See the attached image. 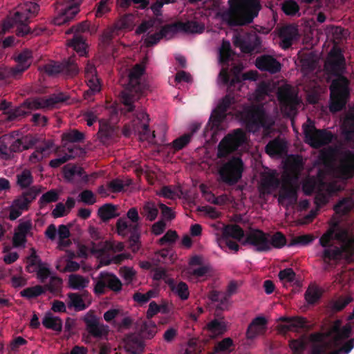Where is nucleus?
I'll return each instance as SVG.
<instances>
[{
  "label": "nucleus",
  "mask_w": 354,
  "mask_h": 354,
  "mask_svg": "<svg viewBox=\"0 0 354 354\" xmlns=\"http://www.w3.org/2000/svg\"><path fill=\"white\" fill-rule=\"evenodd\" d=\"M42 324L48 329L55 332H61L62 330V321L58 317H54L51 313H46L42 319Z\"/></svg>",
  "instance_id": "nucleus-34"
},
{
  "label": "nucleus",
  "mask_w": 354,
  "mask_h": 354,
  "mask_svg": "<svg viewBox=\"0 0 354 354\" xmlns=\"http://www.w3.org/2000/svg\"><path fill=\"white\" fill-rule=\"evenodd\" d=\"M342 135L346 143L354 141V113H348L344 118L342 126Z\"/></svg>",
  "instance_id": "nucleus-28"
},
{
  "label": "nucleus",
  "mask_w": 354,
  "mask_h": 354,
  "mask_svg": "<svg viewBox=\"0 0 354 354\" xmlns=\"http://www.w3.org/2000/svg\"><path fill=\"white\" fill-rule=\"evenodd\" d=\"M145 71V68L143 65L136 64L129 73L127 86L121 92L122 102L127 106L128 112H132L134 110L133 102L139 99L145 92V85L140 82Z\"/></svg>",
  "instance_id": "nucleus-6"
},
{
  "label": "nucleus",
  "mask_w": 354,
  "mask_h": 354,
  "mask_svg": "<svg viewBox=\"0 0 354 354\" xmlns=\"http://www.w3.org/2000/svg\"><path fill=\"white\" fill-rule=\"evenodd\" d=\"M39 10V6L35 3H26L17 10L12 15H10L3 21L2 30L8 32L11 28L16 27L15 33L18 37H25L28 35H37L38 32L31 30L28 26L30 19L35 17Z\"/></svg>",
  "instance_id": "nucleus-5"
},
{
  "label": "nucleus",
  "mask_w": 354,
  "mask_h": 354,
  "mask_svg": "<svg viewBox=\"0 0 354 354\" xmlns=\"http://www.w3.org/2000/svg\"><path fill=\"white\" fill-rule=\"evenodd\" d=\"M117 207L111 203H106L98 209V216L104 222H107L110 219L118 216L116 213Z\"/></svg>",
  "instance_id": "nucleus-36"
},
{
  "label": "nucleus",
  "mask_w": 354,
  "mask_h": 354,
  "mask_svg": "<svg viewBox=\"0 0 354 354\" xmlns=\"http://www.w3.org/2000/svg\"><path fill=\"white\" fill-rule=\"evenodd\" d=\"M278 99L281 104L284 106L289 108L291 111L295 110L299 103L297 97L288 91L279 93Z\"/></svg>",
  "instance_id": "nucleus-41"
},
{
  "label": "nucleus",
  "mask_w": 354,
  "mask_h": 354,
  "mask_svg": "<svg viewBox=\"0 0 354 354\" xmlns=\"http://www.w3.org/2000/svg\"><path fill=\"white\" fill-rule=\"evenodd\" d=\"M282 10L288 16H295L299 11V6L294 0H285L282 3Z\"/></svg>",
  "instance_id": "nucleus-56"
},
{
  "label": "nucleus",
  "mask_w": 354,
  "mask_h": 354,
  "mask_svg": "<svg viewBox=\"0 0 354 354\" xmlns=\"http://www.w3.org/2000/svg\"><path fill=\"white\" fill-rule=\"evenodd\" d=\"M44 292V290L43 287L37 285L24 289L22 291H21L20 295L23 297L30 299L37 297L38 296L42 295Z\"/></svg>",
  "instance_id": "nucleus-54"
},
{
  "label": "nucleus",
  "mask_w": 354,
  "mask_h": 354,
  "mask_svg": "<svg viewBox=\"0 0 354 354\" xmlns=\"http://www.w3.org/2000/svg\"><path fill=\"white\" fill-rule=\"evenodd\" d=\"M87 332L93 337L101 338L108 333V327L100 323L99 319L93 313H88L84 318Z\"/></svg>",
  "instance_id": "nucleus-19"
},
{
  "label": "nucleus",
  "mask_w": 354,
  "mask_h": 354,
  "mask_svg": "<svg viewBox=\"0 0 354 354\" xmlns=\"http://www.w3.org/2000/svg\"><path fill=\"white\" fill-rule=\"evenodd\" d=\"M85 139V135L84 133L78 131L77 129H73L70 131L65 132L62 136V140L64 145L66 143H79L82 142Z\"/></svg>",
  "instance_id": "nucleus-38"
},
{
  "label": "nucleus",
  "mask_w": 354,
  "mask_h": 354,
  "mask_svg": "<svg viewBox=\"0 0 354 354\" xmlns=\"http://www.w3.org/2000/svg\"><path fill=\"white\" fill-rule=\"evenodd\" d=\"M208 297L213 302L220 301V304H218L216 307V311L223 310L225 308H227V299L225 297L221 298V294L219 292L216 290H212L211 292H209Z\"/></svg>",
  "instance_id": "nucleus-59"
},
{
  "label": "nucleus",
  "mask_w": 354,
  "mask_h": 354,
  "mask_svg": "<svg viewBox=\"0 0 354 354\" xmlns=\"http://www.w3.org/2000/svg\"><path fill=\"white\" fill-rule=\"evenodd\" d=\"M140 124L136 127V130L138 131L140 139L152 141L156 136L154 131L151 132L149 129V116L144 111H140L136 115Z\"/></svg>",
  "instance_id": "nucleus-25"
},
{
  "label": "nucleus",
  "mask_w": 354,
  "mask_h": 354,
  "mask_svg": "<svg viewBox=\"0 0 354 354\" xmlns=\"http://www.w3.org/2000/svg\"><path fill=\"white\" fill-rule=\"evenodd\" d=\"M353 301L351 296H340L335 299H332L329 302V306L334 312H339L342 310L349 303Z\"/></svg>",
  "instance_id": "nucleus-47"
},
{
  "label": "nucleus",
  "mask_w": 354,
  "mask_h": 354,
  "mask_svg": "<svg viewBox=\"0 0 354 354\" xmlns=\"http://www.w3.org/2000/svg\"><path fill=\"white\" fill-rule=\"evenodd\" d=\"M89 280L80 274H71L68 278V285L74 290H80L86 288Z\"/></svg>",
  "instance_id": "nucleus-44"
},
{
  "label": "nucleus",
  "mask_w": 354,
  "mask_h": 354,
  "mask_svg": "<svg viewBox=\"0 0 354 354\" xmlns=\"http://www.w3.org/2000/svg\"><path fill=\"white\" fill-rule=\"evenodd\" d=\"M68 4L60 8L53 22L56 26H62L71 21L79 12L80 5L82 0H68Z\"/></svg>",
  "instance_id": "nucleus-16"
},
{
  "label": "nucleus",
  "mask_w": 354,
  "mask_h": 354,
  "mask_svg": "<svg viewBox=\"0 0 354 354\" xmlns=\"http://www.w3.org/2000/svg\"><path fill=\"white\" fill-rule=\"evenodd\" d=\"M298 194L296 187L291 184H283L279 193L278 202L283 207L288 208L297 203Z\"/></svg>",
  "instance_id": "nucleus-20"
},
{
  "label": "nucleus",
  "mask_w": 354,
  "mask_h": 354,
  "mask_svg": "<svg viewBox=\"0 0 354 354\" xmlns=\"http://www.w3.org/2000/svg\"><path fill=\"white\" fill-rule=\"evenodd\" d=\"M69 46L73 47V49L82 56L85 53L86 44L82 37L75 36L73 39L69 42Z\"/></svg>",
  "instance_id": "nucleus-60"
},
{
  "label": "nucleus",
  "mask_w": 354,
  "mask_h": 354,
  "mask_svg": "<svg viewBox=\"0 0 354 354\" xmlns=\"http://www.w3.org/2000/svg\"><path fill=\"white\" fill-rule=\"evenodd\" d=\"M305 299L310 305H313L321 298L322 294L316 287H309L305 292Z\"/></svg>",
  "instance_id": "nucleus-55"
},
{
  "label": "nucleus",
  "mask_w": 354,
  "mask_h": 354,
  "mask_svg": "<svg viewBox=\"0 0 354 354\" xmlns=\"http://www.w3.org/2000/svg\"><path fill=\"white\" fill-rule=\"evenodd\" d=\"M116 230L119 235L129 236L130 248L133 252H137L140 248V229L138 224H129L120 218L116 223Z\"/></svg>",
  "instance_id": "nucleus-9"
},
{
  "label": "nucleus",
  "mask_w": 354,
  "mask_h": 354,
  "mask_svg": "<svg viewBox=\"0 0 354 354\" xmlns=\"http://www.w3.org/2000/svg\"><path fill=\"white\" fill-rule=\"evenodd\" d=\"M68 99V95L63 93L53 94L48 98H35L34 100H26L24 102L27 111L30 113L32 110L53 107L58 103L64 102Z\"/></svg>",
  "instance_id": "nucleus-14"
},
{
  "label": "nucleus",
  "mask_w": 354,
  "mask_h": 354,
  "mask_svg": "<svg viewBox=\"0 0 354 354\" xmlns=\"http://www.w3.org/2000/svg\"><path fill=\"white\" fill-rule=\"evenodd\" d=\"M218 246L224 251H226V248L233 250L235 252H238L239 250V245L236 241L223 235L218 239Z\"/></svg>",
  "instance_id": "nucleus-53"
},
{
  "label": "nucleus",
  "mask_w": 354,
  "mask_h": 354,
  "mask_svg": "<svg viewBox=\"0 0 354 354\" xmlns=\"http://www.w3.org/2000/svg\"><path fill=\"white\" fill-rule=\"evenodd\" d=\"M222 235L228 238H232L241 243L246 234H245V232L241 227L237 224H232L226 225L224 227Z\"/></svg>",
  "instance_id": "nucleus-33"
},
{
  "label": "nucleus",
  "mask_w": 354,
  "mask_h": 354,
  "mask_svg": "<svg viewBox=\"0 0 354 354\" xmlns=\"http://www.w3.org/2000/svg\"><path fill=\"white\" fill-rule=\"evenodd\" d=\"M301 71L305 73L313 72L317 66V62L315 55L310 53L301 59Z\"/></svg>",
  "instance_id": "nucleus-43"
},
{
  "label": "nucleus",
  "mask_w": 354,
  "mask_h": 354,
  "mask_svg": "<svg viewBox=\"0 0 354 354\" xmlns=\"http://www.w3.org/2000/svg\"><path fill=\"white\" fill-rule=\"evenodd\" d=\"M229 4L222 19L230 27L251 24L261 8L259 0H229Z\"/></svg>",
  "instance_id": "nucleus-4"
},
{
  "label": "nucleus",
  "mask_w": 354,
  "mask_h": 354,
  "mask_svg": "<svg viewBox=\"0 0 354 354\" xmlns=\"http://www.w3.org/2000/svg\"><path fill=\"white\" fill-rule=\"evenodd\" d=\"M17 65L11 67L12 72L19 78L32 64V55L30 50L25 49L19 53L15 58Z\"/></svg>",
  "instance_id": "nucleus-23"
},
{
  "label": "nucleus",
  "mask_w": 354,
  "mask_h": 354,
  "mask_svg": "<svg viewBox=\"0 0 354 354\" xmlns=\"http://www.w3.org/2000/svg\"><path fill=\"white\" fill-rule=\"evenodd\" d=\"M337 175L342 180L354 177V151L345 150L340 154L339 164L336 169Z\"/></svg>",
  "instance_id": "nucleus-15"
},
{
  "label": "nucleus",
  "mask_w": 354,
  "mask_h": 354,
  "mask_svg": "<svg viewBox=\"0 0 354 354\" xmlns=\"http://www.w3.org/2000/svg\"><path fill=\"white\" fill-rule=\"evenodd\" d=\"M45 72L49 75H54L62 73L68 76L73 77L78 74L79 68L76 63L75 55L71 56L64 60L61 64H49L44 67Z\"/></svg>",
  "instance_id": "nucleus-13"
},
{
  "label": "nucleus",
  "mask_w": 354,
  "mask_h": 354,
  "mask_svg": "<svg viewBox=\"0 0 354 354\" xmlns=\"http://www.w3.org/2000/svg\"><path fill=\"white\" fill-rule=\"evenodd\" d=\"M265 150L270 156H281L286 152V142L279 138L273 139L266 145Z\"/></svg>",
  "instance_id": "nucleus-29"
},
{
  "label": "nucleus",
  "mask_w": 354,
  "mask_h": 354,
  "mask_svg": "<svg viewBox=\"0 0 354 354\" xmlns=\"http://www.w3.org/2000/svg\"><path fill=\"white\" fill-rule=\"evenodd\" d=\"M298 36L297 26L294 24L286 25L281 27L279 32V37L281 39V46L284 49L289 48Z\"/></svg>",
  "instance_id": "nucleus-26"
},
{
  "label": "nucleus",
  "mask_w": 354,
  "mask_h": 354,
  "mask_svg": "<svg viewBox=\"0 0 354 354\" xmlns=\"http://www.w3.org/2000/svg\"><path fill=\"white\" fill-rule=\"evenodd\" d=\"M245 140L244 131L241 129H237L232 133L225 136L219 142L217 157L220 160L216 163L218 182L234 185L241 178L244 170L242 159L238 156H227L237 150Z\"/></svg>",
  "instance_id": "nucleus-2"
},
{
  "label": "nucleus",
  "mask_w": 354,
  "mask_h": 354,
  "mask_svg": "<svg viewBox=\"0 0 354 354\" xmlns=\"http://www.w3.org/2000/svg\"><path fill=\"white\" fill-rule=\"evenodd\" d=\"M241 245L253 246L254 250L257 252L270 251V234L259 229H250L242 241Z\"/></svg>",
  "instance_id": "nucleus-10"
},
{
  "label": "nucleus",
  "mask_w": 354,
  "mask_h": 354,
  "mask_svg": "<svg viewBox=\"0 0 354 354\" xmlns=\"http://www.w3.org/2000/svg\"><path fill=\"white\" fill-rule=\"evenodd\" d=\"M279 185V180L274 173H268L262 176L259 191L263 194H270Z\"/></svg>",
  "instance_id": "nucleus-27"
},
{
  "label": "nucleus",
  "mask_w": 354,
  "mask_h": 354,
  "mask_svg": "<svg viewBox=\"0 0 354 354\" xmlns=\"http://www.w3.org/2000/svg\"><path fill=\"white\" fill-rule=\"evenodd\" d=\"M167 283L171 290L181 300H187L189 298V288L185 282L180 281L176 284L173 279H169Z\"/></svg>",
  "instance_id": "nucleus-32"
},
{
  "label": "nucleus",
  "mask_w": 354,
  "mask_h": 354,
  "mask_svg": "<svg viewBox=\"0 0 354 354\" xmlns=\"http://www.w3.org/2000/svg\"><path fill=\"white\" fill-rule=\"evenodd\" d=\"M344 57L339 51H331L325 63L326 71L337 76L330 85L329 110L331 113H337L346 107L350 98V82L345 76L341 75Z\"/></svg>",
  "instance_id": "nucleus-3"
},
{
  "label": "nucleus",
  "mask_w": 354,
  "mask_h": 354,
  "mask_svg": "<svg viewBox=\"0 0 354 354\" xmlns=\"http://www.w3.org/2000/svg\"><path fill=\"white\" fill-rule=\"evenodd\" d=\"M169 27L173 28V34L177 33L178 32L192 34H201L205 30L204 24L196 21H187L186 22L177 21L171 24Z\"/></svg>",
  "instance_id": "nucleus-24"
},
{
  "label": "nucleus",
  "mask_w": 354,
  "mask_h": 354,
  "mask_svg": "<svg viewBox=\"0 0 354 354\" xmlns=\"http://www.w3.org/2000/svg\"><path fill=\"white\" fill-rule=\"evenodd\" d=\"M261 38L254 32L236 35L234 38V44L244 53H252L261 46Z\"/></svg>",
  "instance_id": "nucleus-17"
},
{
  "label": "nucleus",
  "mask_w": 354,
  "mask_h": 354,
  "mask_svg": "<svg viewBox=\"0 0 354 354\" xmlns=\"http://www.w3.org/2000/svg\"><path fill=\"white\" fill-rule=\"evenodd\" d=\"M140 330L142 336L149 339H152L158 331L156 323L151 320L143 322Z\"/></svg>",
  "instance_id": "nucleus-49"
},
{
  "label": "nucleus",
  "mask_w": 354,
  "mask_h": 354,
  "mask_svg": "<svg viewBox=\"0 0 354 354\" xmlns=\"http://www.w3.org/2000/svg\"><path fill=\"white\" fill-rule=\"evenodd\" d=\"M278 277L281 281L292 283L295 280L296 274L290 268H285L279 271Z\"/></svg>",
  "instance_id": "nucleus-64"
},
{
  "label": "nucleus",
  "mask_w": 354,
  "mask_h": 354,
  "mask_svg": "<svg viewBox=\"0 0 354 354\" xmlns=\"http://www.w3.org/2000/svg\"><path fill=\"white\" fill-rule=\"evenodd\" d=\"M59 199V192L56 189H50L44 193L39 200V207L41 209L48 203L56 202Z\"/></svg>",
  "instance_id": "nucleus-51"
},
{
  "label": "nucleus",
  "mask_w": 354,
  "mask_h": 354,
  "mask_svg": "<svg viewBox=\"0 0 354 354\" xmlns=\"http://www.w3.org/2000/svg\"><path fill=\"white\" fill-rule=\"evenodd\" d=\"M169 26L170 24L165 25L162 27L159 32L153 34H147L144 41L146 46H153V45L157 44L161 39L167 37L169 34H173V28Z\"/></svg>",
  "instance_id": "nucleus-30"
},
{
  "label": "nucleus",
  "mask_w": 354,
  "mask_h": 354,
  "mask_svg": "<svg viewBox=\"0 0 354 354\" xmlns=\"http://www.w3.org/2000/svg\"><path fill=\"white\" fill-rule=\"evenodd\" d=\"M353 207V205L350 198H344L340 200L335 206L334 210L337 214L343 216L348 214Z\"/></svg>",
  "instance_id": "nucleus-52"
},
{
  "label": "nucleus",
  "mask_w": 354,
  "mask_h": 354,
  "mask_svg": "<svg viewBox=\"0 0 354 354\" xmlns=\"http://www.w3.org/2000/svg\"><path fill=\"white\" fill-rule=\"evenodd\" d=\"M69 299L68 306L73 307L76 311L84 310L87 308L82 297L78 293L70 292L68 294Z\"/></svg>",
  "instance_id": "nucleus-48"
},
{
  "label": "nucleus",
  "mask_w": 354,
  "mask_h": 354,
  "mask_svg": "<svg viewBox=\"0 0 354 354\" xmlns=\"http://www.w3.org/2000/svg\"><path fill=\"white\" fill-rule=\"evenodd\" d=\"M79 201L88 205H93L96 202L95 196L91 190L85 189L80 193Z\"/></svg>",
  "instance_id": "nucleus-63"
},
{
  "label": "nucleus",
  "mask_w": 354,
  "mask_h": 354,
  "mask_svg": "<svg viewBox=\"0 0 354 354\" xmlns=\"http://www.w3.org/2000/svg\"><path fill=\"white\" fill-rule=\"evenodd\" d=\"M207 327L208 330L214 335H221L227 330V324L223 318L214 319L207 324Z\"/></svg>",
  "instance_id": "nucleus-37"
},
{
  "label": "nucleus",
  "mask_w": 354,
  "mask_h": 354,
  "mask_svg": "<svg viewBox=\"0 0 354 354\" xmlns=\"http://www.w3.org/2000/svg\"><path fill=\"white\" fill-rule=\"evenodd\" d=\"M31 254L26 258L27 266L26 270L28 273L35 272L36 268L41 266L43 263L40 257L37 254L35 248L30 249Z\"/></svg>",
  "instance_id": "nucleus-42"
},
{
  "label": "nucleus",
  "mask_w": 354,
  "mask_h": 354,
  "mask_svg": "<svg viewBox=\"0 0 354 354\" xmlns=\"http://www.w3.org/2000/svg\"><path fill=\"white\" fill-rule=\"evenodd\" d=\"M158 207L161 212V216L164 221H172L176 217V213L171 207H168L162 202L158 203Z\"/></svg>",
  "instance_id": "nucleus-62"
},
{
  "label": "nucleus",
  "mask_w": 354,
  "mask_h": 354,
  "mask_svg": "<svg viewBox=\"0 0 354 354\" xmlns=\"http://www.w3.org/2000/svg\"><path fill=\"white\" fill-rule=\"evenodd\" d=\"M322 250L317 253L325 264L330 266L344 259L351 261L354 259V235L338 222L330 223L329 227L319 239Z\"/></svg>",
  "instance_id": "nucleus-1"
},
{
  "label": "nucleus",
  "mask_w": 354,
  "mask_h": 354,
  "mask_svg": "<svg viewBox=\"0 0 354 354\" xmlns=\"http://www.w3.org/2000/svg\"><path fill=\"white\" fill-rule=\"evenodd\" d=\"M8 115V118L9 120H15L19 118H23L30 114V111H27V109L23 103L19 106L15 107L13 109H10L6 112Z\"/></svg>",
  "instance_id": "nucleus-50"
},
{
  "label": "nucleus",
  "mask_w": 354,
  "mask_h": 354,
  "mask_svg": "<svg viewBox=\"0 0 354 354\" xmlns=\"http://www.w3.org/2000/svg\"><path fill=\"white\" fill-rule=\"evenodd\" d=\"M40 192L41 189L39 187L32 186L17 197L13 201L12 205L22 211L28 210L30 203L37 198Z\"/></svg>",
  "instance_id": "nucleus-21"
},
{
  "label": "nucleus",
  "mask_w": 354,
  "mask_h": 354,
  "mask_svg": "<svg viewBox=\"0 0 354 354\" xmlns=\"http://www.w3.org/2000/svg\"><path fill=\"white\" fill-rule=\"evenodd\" d=\"M124 245L122 242H110L106 241L105 245V248H95L93 247L91 249V252L93 254H103L105 252V249H107L109 251L113 252H121L124 250Z\"/></svg>",
  "instance_id": "nucleus-46"
},
{
  "label": "nucleus",
  "mask_w": 354,
  "mask_h": 354,
  "mask_svg": "<svg viewBox=\"0 0 354 354\" xmlns=\"http://www.w3.org/2000/svg\"><path fill=\"white\" fill-rule=\"evenodd\" d=\"M270 248H281L286 245V238L281 232H277L272 236L270 235Z\"/></svg>",
  "instance_id": "nucleus-58"
},
{
  "label": "nucleus",
  "mask_w": 354,
  "mask_h": 354,
  "mask_svg": "<svg viewBox=\"0 0 354 354\" xmlns=\"http://www.w3.org/2000/svg\"><path fill=\"white\" fill-rule=\"evenodd\" d=\"M308 123L303 124V132L305 142L314 149H319L330 144L333 138L334 134L326 129H317L314 122L310 119Z\"/></svg>",
  "instance_id": "nucleus-8"
},
{
  "label": "nucleus",
  "mask_w": 354,
  "mask_h": 354,
  "mask_svg": "<svg viewBox=\"0 0 354 354\" xmlns=\"http://www.w3.org/2000/svg\"><path fill=\"white\" fill-rule=\"evenodd\" d=\"M17 185L22 189H29L33 183V176L29 169H24L16 176Z\"/></svg>",
  "instance_id": "nucleus-39"
},
{
  "label": "nucleus",
  "mask_w": 354,
  "mask_h": 354,
  "mask_svg": "<svg viewBox=\"0 0 354 354\" xmlns=\"http://www.w3.org/2000/svg\"><path fill=\"white\" fill-rule=\"evenodd\" d=\"M307 344L308 340L306 335L289 341V346L294 354H301L306 349Z\"/></svg>",
  "instance_id": "nucleus-45"
},
{
  "label": "nucleus",
  "mask_w": 354,
  "mask_h": 354,
  "mask_svg": "<svg viewBox=\"0 0 354 354\" xmlns=\"http://www.w3.org/2000/svg\"><path fill=\"white\" fill-rule=\"evenodd\" d=\"M192 139V133H185L172 141L171 145L175 151H179L186 147Z\"/></svg>",
  "instance_id": "nucleus-57"
},
{
  "label": "nucleus",
  "mask_w": 354,
  "mask_h": 354,
  "mask_svg": "<svg viewBox=\"0 0 354 354\" xmlns=\"http://www.w3.org/2000/svg\"><path fill=\"white\" fill-rule=\"evenodd\" d=\"M158 208V204L156 205L155 202L151 201H147L143 204L140 214L146 221L152 222L158 217L159 212Z\"/></svg>",
  "instance_id": "nucleus-31"
},
{
  "label": "nucleus",
  "mask_w": 354,
  "mask_h": 354,
  "mask_svg": "<svg viewBox=\"0 0 354 354\" xmlns=\"http://www.w3.org/2000/svg\"><path fill=\"white\" fill-rule=\"evenodd\" d=\"M122 286V282L116 275L108 272H101L97 278L94 292L96 295H104L106 288H108L118 292L121 290Z\"/></svg>",
  "instance_id": "nucleus-12"
},
{
  "label": "nucleus",
  "mask_w": 354,
  "mask_h": 354,
  "mask_svg": "<svg viewBox=\"0 0 354 354\" xmlns=\"http://www.w3.org/2000/svg\"><path fill=\"white\" fill-rule=\"evenodd\" d=\"M135 16L133 14H126L118 19L113 24L115 29L120 30H131L134 26Z\"/></svg>",
  "instance_id": "nucleus-35"
},
{
  "label": "nucleus",
  "mask_w": 354,
  "mask_h": 354,
  "mask_svg": "<svg viewBox=\"0 0 354 354\" xmlns=\"http://www.w3.org/2000/svg\"><path fill=\"white\" fill-rule=\"evenodd\" d=\"M236 100L233 95L227 94L218 102L216 108L212 113L209 121L204 129L205 138H213L219 129L221 122L226 118V112Z\"/></svg>",
  "instance_id": "nucleus-7"
},
{
  "label": "nucleus",
  "mask_w": 354,
  "mask_h": 354,
  "mask_svg": "<svg viewBox=\"0 0 354 354\" xmlns=\"http://www.w3.org/2000/svg\"><path fill=\"white\" fill-rule=\"evenodd\" d=\"M256 67L261 71L274 74L281 71V65L274 57L269 55H263L256 58Z\"/></svg>",
  "instance_id": "nucleus-22"
},
{
  "label": "nucleus",
  "mask_w": 354,
  "mask_h": 354,
  "mask_svg": "<svg viewBox=\"0 0 354 354\" xmlns=\"http://www.w3.org/2000/svg\"><path fill=\"white\" fill-rule=\"evenodd\" d=\"M129 185V183L124 184L122 179L117 178L108 182L107 187L113 193H119L124 191V187Z\"/></svg>",
  "instance_id": "nucleus-61"
},
{
  "label": "nucleus",
  "mask_w": 354,
  "mask_h": 354,
  "mask_svg": "<svg viewBox=\"0 0 354 354\" xmlns=\"http://www.w3.org/2000/svg\"><path fill=\"white\" fill-rule=\"evenodd\" d=\"M246 127L250 132H257L261 128L268 129L269 123L265 110L261 106H253L246 113Z\"/></svg>",
  "instance_id": "nucleus-11"
},
{
  "label": "nucleus",
  "mask_w": 354,
  "mask_h": 354,
  "mask_svg": "<svg viewBox=\"0 0 354 354\" xmlns=\"http://www.w3.org/2000/svg\"><path fill=\"white\" fill-rule=\"evenodd\" d=\"M98 136L102 142H106L114 138L115 128L107 122H100Z\"/></svg>",
  "instance_id": "nucleus-40"
},
{
  "label": "nucleus",
  "mask_w": 354,
  "mask_h": 354,
  "mask_svg": "<svg viewBox=\"0 0 354 354\" xmlns=\"http://www.w3.org/2000/svg\"><path fill=\"white\" fill-rule=\"evenodd\" d=\"M280 321L284 322L279 326V329L281 333H287L291 330H297L302 329L308 331L312 329L313 326L308 324L306 318L303 317H281Z\"/></svg>",
  "instance_id": "nucleus-18"
}]
</instances>
